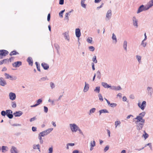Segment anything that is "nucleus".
Listing matches in <instances>:
<instances>
[{"instance_id":"obj_1","label":"nucleus","mask_w":153,"mask_h":153,"mask_svg":"<svg viewBox=\"0 0 153 153\" xmlns=\"http://www.w3.org/2000/svg\"><path fill=\"white\" fill-rule=\"evenodd\" d=\"M135 119L137 120L135 123L137 124V129L138 130L141 129L143 127L145 121L143 119L142 117L140 116H137Z\"/></svg>"},{"instance_id":"obj_2","label":"nucleus","mask_w":153,"mask_h":153,"mask_svg":"<svg viewBox=\"0 0 153 153\" xmlns=\"http://www.w3.org/2000/svg\"><path fill=\"white\" fill-rule=\"evenodd\" d=\"M70 126L71 130L73 132H76L79 130L80 133H82L81 131L79 129V127L75 124H71Z\"/></svg>"},{"instance_id":"obj_3","label":"nucleus","mask_w":153,"mask_h":153,"mask_svg":"<svg viewBox=\"0 0 153 153\" xmlns=\"http://www.w3.org/2000/svg\"><path fill=\"white\" fill-rule=\"evenodd\" d=\"M138 105L142 110H143L146 106V102L145 101H144L143 102L141 105L140 103L139 102L138 104Z\"/></svg>"},{"instance_id":"obj_4","label":"nucleus","mask_w":153,"mask_h":153,"mask_svg":"<svg viewBox=\"0 0 153 153\" xmlns=\"http://www.w3.org/2000/svg\"><path fill=\"white\" fill-rule=\"evenodd\" d=\"M6 115L10 119L13 117L12 115V111L10 110H8L6 111Z\"/></svg>"},{"instance_id":"obj_5","label":"nucleus","mask_w":153,"mask_h":153,"mask_svg":"<svg viewBox=\"0 0 153 153\" xmlns=\"http://www.w3.org/2000/svg\"><path fill=\"white\" fill-rule=\"evenodd\" d=\"M8 52L7 51L3 50H0V54L1 56H5L8 54Z\"/></svg>"},{"instance_id":"obj_6","label":"nucleus","mask_w":153,"mask_h":153,"mask_svg":"<svg viewBox=\"0 0 153 153\" xmlns=\"http://www.w3.org/2000/svg\"><path fill=\"white\" fill-rule=\"evenodd\" d=\"M9 97L11 100H14L16 99V95L15 94L11 92L9 94Z\"/></svg>"},{"instance_id":"obj_7","label":"nucleus","mask_w":153,"mask_h":153,"mask_svg":"<svg viewBox=\"0 0 153 153\" xmlns=\"http://www.w3.org/2000/svg\"><path fill=\"white\" fill-rule=\"evenodd\" d=\"M22 65V62L20 61H18L16 62L13 64V65L14 67H19L20 65Z\"/></svg>"},{"instance_id":"obj_8","label":"nucleus","mask_w":153,"mask_h":153,"mask_svg":"<svg viewBox=\"0 0 153 153\" xmlns=\"http://www.w3.org/2000/svg\"><path fill=\"white\" fill-rule=\"evenodd\" d=\"M6 84V82L3 79L2 77L0 78V85L4 86Z\"/></svg>"},{"instance_id":"obj_9","label":"nucleus","mask_w":153,"mask_h":153,"mask_svg":"<svg viewBox=\"0 0 153 153\" xmlns=\"http://www.w3.org/2000/svg\"><path fill=\"white\" fill-rule=\"evenodd\" d=\"M75 33L76 36L78 38L81 36V33L79 29L77 28L76 29Z\"/></svg>"},{"instance_id":"obj_10","label":"nucleus","mask_w":153,"mask_h":153,"mask_svg":"<svg viewBox=\"0 0 153 153\" xmlns=\"http://www.w3.org/2000/svg\"><path fill=\"white\" fill-rule=\"evenodd\" d=\"M42 66L45 70H47L49 68V65L45 62L42 63Z\"/></svg>"},{"instance_id":"obj_11","label":"nucleus","mask_w":153,"mask_h":153,"mask_svg":"<svg viewBox=\"0 0 153 153\" xmlns=\"http://www.w3.org/2000/svg\"><path fill=\"white\" fill-rule=\"evenodd\" d=\"M10 152L11 153H18L17 149L13 146H12Z\"/></svg>"},{"instance_id":"obj_12","label":"nucleus","mask_w":153,"mask_h":153,"mask_svg":"<svg viewBox=\"0 0 153 153\" xmlns=\"http://www.w3.org/2000/svg\"><path fill=\"white\" fill-rule=\"evenodd\" d=\"M9 63V59H5L0 61V65L3 64H6Z\"/></svg>"},{"instance_id":"obj_13","label":"nucleus","mask_w":153,"mask_h":153,"mask_svg":"<svg viewBox=\"0 0 153 153\" xmlns=\"http://www.w3.org/2000/svg\"><path fill=\"white\" fill-rule=\"evenodd\" d=\"M22 114V112L20 111H16L14 113V115L15 117H18L21 116Z\"/></svg>"},{"instance_id":"obj_14","label":"nucleus","mask_w":153,"mask_h":153,"mask_svg":"<svg viewBox=\"0 0 153 153\" xmlns=\"http://www.w3.org/2000/svg\"><path fill=\"white\" fill-rule=\"evenodd\" d=\"M111 15V11L110 10H108L106 14V17L109 19Z\"/></svg>"},{"instance_id":"obj_15","label":"nucleus","mask_w":153,"mask_h":153,"mask_svg":"<svg viewBox=\"0 0 153 153\" xmlns=\"http://www.w3.org/2000/svg\"><path fill=\"white\" fill-rule=\"evenodd\" d=\"M144 6L143 5H142L139 8L138 11H137V13H138L144 10Z\"/></svg>"},{"instance_id":"obj_16","label":"nucleus","mask_w":153,"mask_h":153,"mask_svg":"<svg viewBox=\"0 0 153 153\" xmlns=\"http://www.w3.org/2000/svg\"><path fill=\"white\" fill-rule=\"evenodd\" d=\"M33 148L34 149H37L39 152H40V146L39 144H37L36 145H34L33 146Z\"/></svg>"},{"instance_id":"obj_17","label":"nucleus","mask_w":153,"mask_h":153,"mask_svg":"<svg viewBox=\"0 0 153 153\" xmlns=\"http://www.w3.org/2000/svg\"><path fill=\"white\" fill-rule=\"evenodd\" d=\"M133 21L134 25L137 27L138 26L137 21L136 18L134 17H133Z\"/></svg>"},{"instance_id":"obj_18","label":"nucleus","mask_w":153,"mask_h":153,"mask_svg":"<svg viewBox=\"0 0 153 153\" xmlns=\"http://www.w3.org/2000/svg\"><path fill=\"white\" fill-rule=\"evenodd\" d=\"M5 76L6 79L10 78V79L12 80H13V79L12 77L10 75L8 74L7 73H5L4 74Z\"/></svg>"},{"instance_id":"obj_19","label":"nucleus","mask_w":153,"mask_h":153,"mask_svg":"<svg viewBox=\"0 0 153 153\" xmlns=\"http://www.w3.org/2000/svg\"><path fill=\"white\" fill-rule=\"evenodd\" d=\"M27 61L30 65H32L33 62V60L31 58L29 57L27 59Z\"/></svg>"},{"instance_id":"obj_20","label":"nucleus","mask_w":153,"mask_h":153,"mask_svg":"<svg viewBox=\"0 0 153 153\" xmlns=\"http://www.w3.org/2000/svg\"><path fill=\"white\" fill-rule=\"evenodd\" d=\"M89 86L87 84L86 82H85V85L84 87V91L85 92H86L88 89Z\"/></svg>"},{"instance_id":"obj_21","label":"nucleus","mask_w":153,"mask_h":153,"mask_svg":"<svg viewBox=\"0 0 153 153\" xmlns=\"http://www.w3.org/2000/svg\"><path fill=\"white\" fill-rule=\"evenodd\" d=\"M64 36L65 37V39L68 40H69V38L68 36V33L66 32L64 33Z\"/></svg>"},{"instance_id":"obj_22","label":"nucleus","mask_w":153,"mask_h":153,"mask_svg":"<svg viewBox=\"0 0 153 153\" xmlns=\"http://www.w3.org/2000/svg\"><path fill=\"white\" fill-rule=\"evenodd\" d=\"M102 84L105 88H109L110 87L105 82H102Z\"/></svg>"},{"instance_id":"obj_23","label":"nucleus","mask_w":153,"mask_h":153,"mask_svg":"<svg viewBox=\"0 0 153 153\" xmlns=\"http://www.w3.org/2000/svg\"><path fill=\"white\" fill-rule=\"evenodd\" d=\"M108 113V111L106 109H102L100 111V115L102 113Z\"/></svg>"},{"instance_id":"obj_24","label":"nucleus","mask_w":153,"mask_h":153,"mask_svg":"<svg viewBox=\"0 0 153 153\" xmlns=\"http://www.w3.org/2000/svg\"><path fill=\"white\" fill-rule=\"evenodd\" d=\"M148 5L149 6L148 9L152 6L153 5V0H152L150 1L148 4Z\"/></svg>"},{"instance_id":"obj_25","label":"nucleus","mask_w":153,"mask_h":153,"mask_svg":"<svg viewBox=\"0 0 153 153\" xmlns=\"http://www.w3.org/2000/svg\"><path fill=\"white\" fill-rule=\"evenodd\" d=\"M47 135V133L45 131H44L39 133V135H40L42 137H44L45 135Z\"/></svg>"},{"instance_id":"obj_26","label":"nucleus","mask_w":153,"mask_h":153,"mask_svg":"<svg viewBox=\"0 0 153 153\" xmlns=\"http://www.w3.org/2000/svg\"><path fill=\"white\" fill-rule=\"evenodd\" d=\"M19 54V53L18 52H16V51H13L10 52V56H12V55H16L17 54Z\"/></svg>"},{"instance_id":"obj_27","label":"nucleus","mask_w":153,"mask_h":153,"mask_svg":"<svg viewBox=\"0 0 153 153\" xmlns=\"http://www.w3.org/2000/svg\"><path fill=\"white\" fill-rule=\"evenodd\" d=\"M53 130V128H48V129L45 131L47 133V134H49Z\"/></svg>"},{"instance_id":"obj_28","label":"nucleus","mask_w":153,"mask_h":153,"mask_svg":"<svg viewBox=\"0 0 153 153\" xmlns=\"http://www.w3.org/2000/svg\"><path fill=\"white\" fill-rule=\"evenodd\" d=\"M144 134H143V136L144 137L145 139H146L149 137V135L145 131H144Z\"/></svg>"},{"instance_id":"obj_29","label":"nucleus","mask_w":153,"mask_h":153,"mask_svg":"<svg viewBox=\"0 0 153 153\" xmlns=\"http://www.w3.org/2000/svg\"><path fill=\"white\" fill-rule=\"evenodd\" d=\"M92 40V38L91 37H88L87 39V41L89 43H91Z\"/></svg>"},{"instance_id":"obj_30","label":"nucleus","mask_w":153,"mask_h":153,"mask_svg":"<svg viewBox=\"0 0 153 153\" xmlns=\"http://www.w3.org/2000/svg\"><path fill=\"white\" fill-rule=\"evenodd\" d=\"M71 11H70L68 13H66L65 14V19H66V20H68V15L71 13Z\"/></svg>"},{"instance_id":"obj_31","label":"nucleus","mask_w":153,"mask_h":153,"mask_svg":"<svg viewBox=\"0 0 153 153\" xmlns=\"http://www.w3.org/2000/svg\"><path fill=\"white\" fill-rule=\"evenodd\" d=\"M108 105H109L112 107H116L117 105V104L115 103H110L109 104H108Z\"/></svg>"},{"instance_id":"obj_32","label":"nucleus","mask_w":153,"mask_h":153,"mask_svg":"<svg viewBox=\"0 0 153 153\" xmlns=\"http://www.w3.org/2000/svg\"><path fill=\"white\" fill-rule=\"evenodd\" d=\"M42 100L41 99H38L36 102V104H37V105L41 103L42 102Z\"/></svg>"},{"instance_id":"obj_33","label":"nucleus","mask_w":153,"mask_h":153,"mask_svg":"<svg viewBox=\"0 0 153 153\" xmlns=\"http://www.w3.org/2000/svg\"><path fill=\"white\" fill-rule=\"evenodd\" d=\"M127 46V42L125 41L124 42L123 47L126 50V47Z\"/></svg>"},{"instance_id":"obj_34","label":"nucleus","mask_w":153,"mask_h":153,"mask_svg":"<svg viewBox=\"0 0 153 153\" xmlns=\"http://www.w3.org/2000/svg\"><path fill=\"white\" fill-rule=\"evenodd\" d=\"M92 61L95 63H97V61L96 59V56H94L92 59Z\"/></svg>"},{"instance_id":"obj_35","label":"nucleus","mask_w":153,"mask_h":153,"mask_svg":"<svg viewBox=\"0 0 153 153\" xmlns=\"http://www.w3.org/2000/svg\"><path fill=\"white\" fill-rule=\"evenodd\" d=\"M97 77L100 79L101 77V74L99 71H98L97 72Z\"/></svg>"},{"instance_id":"obj_36","label":"nucleus","mask_w":153,"mask_h":153,"mask_svg":"<svg viewBox=\"0 0 153 153\" xmlns=\"http://www.w3.org/2000/svg\"><path fill=\"white\" fill-rule=\"evenodd\" d=\"M91 146L92 147H94L95 146V142L94 141L91 142L90 143Z\"/></svg>"},{"instance_id":"obj_37","label":"nucleus","mask_w":153,"mask_h":153,"mask_svg":"<svg viewBox=\"0 0 153 153\" xmlns=\"http://www.w3.org/2000/svg\"><path fill=\"white\" fill-rule=\"evenodd\" d=\"M38 137H39V139L40 140V143L42 144L43 141L42 140V136H40V135H39Z\"/></svg>"},{"instance_id":"obj_38","label":"nucleus","mask_w":153,"mask_h":153,"mask_svg":"<svg viewBox=\"0 0 153 153\" xmlns=\"http://www.w3.org/2000/svg\"><path fill=\"white\" fill-rule=\"evenodd\" d=\"M7 148V147L4 146H2V151L3 152H5L7 151L6 150V148Z\"/></svg>"},{"instance_id":"obj_39","label":"nucleus","mask_w":153,"mask_h":153,"mask_svg":"<svg viewBox=\"0 0 153 153\" xmlns=\"http://www.w3.org/2000/svg\"><path fill=\"white\" fill-rule=\"evenodd\" d=\"M98 97H99V100L102 101H103V98L101 94H99L98 95Z\"/></svg>"},{"instance_id":"obj_40","label":"nucleus","mask_w":153,"mask_h":153,"mask_svg":"<svg viewBox=\"0 0 153 153\" xmlns=\"http://www.w3.org/2000/svg\"><path fill=\"white\" fill-rule=\"evenodd\" d=\"M120 121H116L115 123V125L116 126V128L117 126L120 125Z\"/></svg>"},{"instance_id":"obj_41","label":"nucleus","mask_w":153,"mask_h":153,"mask_svg":"<svg viewBox=\"0 0 153 153\" xmlns=\"http://www.w3.org/2000/svg\"><path fill=\"white\" fill-rule=\"evenodd\" d=\"M145 114V113L144 112H143L141 113L138 116H141L143 118V117H144Z\"/></svg>"},{"instance_id":"obj_42","label":"nucleus","mask_w":153,"mask_h":153,"mask_svg":"<svg viewBox=\"0 0 153 153\" xmlns=\"http://www.w3.org/2000/svg\"><path fill=\"white\" fill-rule=\"evenodd\" d=\"M85 1H81V6L85 8V5L84 4Z\"/></svg>"},{"instance_id":"obj_43","label":"nucleus","mask_w":153,"mask_h":153,"mask_svg":"<svg viewBox=\"0 0 153 153\" xmlns=\"http://www.w3.org/2000/svg\"><path fill=\"white\" fill-rule=\"evenodd\" d=\"M89 49L90 51H93L94 50V48L93 46H91L89 47Z\"/></svg>"},{"instance_id":"obj_44","label":"nucleus","mask_w":153,"mask_h":153,"mask_svg":"<svg viewBox=\"0 0 153 153\" xmlns=\"http://www.w3.org/2000/svg\"><path fill=\"white\" fill-rule=\"evenodd\" d=\"M94 91H97L98 93H99L100 91V87H97L94 90Z\"/></svg>"},{"instance_id":"obj_45","label":"nucleus","mask_w":153,"mask_h":153,"mask_svg":"<svg viewBox=\"0 0 153 153\" xmlns=\"http://www.w3.org/2000/svg\"><path fill=\"white\" fill-rule=\"evenodd\" d=\"M12 106L13 108H15L16 107V105L15 102H12Z\"/></svg>"},{"instance_id":"obj_46","label":"nucleus","mask_w":153,"mask_h":153,"mask_svg":"<svg viewBox=\"0 0 153 153\" xmlns=\"http://www.w3.org/2000/svg\"><path fill=\"white\" fill-rule=\"evenodd\" d=\"M65 10H62L59 13V16L61 17H62V14L65 11Z\"/></svg>"},{"instance_id":"obj_47","label":"nucleus","mask_w":153,"mask_h":153,"mask_svg":"<svg viewBox=\"0 0 153 153\" xmlns=\"http://www.w3.org/2000/svg\"><path fill=\"white\" fill-rule=\"evenodd\" d=\"M1 115L3 116H5L6 115V111H2L1 112Z\"/></svg>"},{"instance_id":"obj_48","label":"nucleus","mask_w":153,"mask_h":153,"mask_svg":"<svg viewBox=\"0 0 153 153\" xmlns=\"http://www.w3.org/2000/svg\"><path fill=\"white\" fill-rule=\"evenodd\" d=\"M136 57L139 62H140L141 60V57L140 56H137Z\"/></svg>"},{"instance_id":"obj_49","label":"nucleus","mask_w":153,"mask_h":153,"mask_svg":"<svg viewBox=\"0 0 153 153\" xmlns=\"http://www.w3.org/2000/svg\"><path fill=\"white\" fill-rule=\"evenodd\" d=\"M112 38L113 40H114L116 42H117V39L116 38V36L114 34V33H113V34Z\"/></svg>"},{"instance_id":"obj_50","label":"nucleus","mask_w":153,"mask_h":153,"mask_svg":"<svg viewBox=\"0 0 153 153\" xmlns=\"http://www.w3.org/2000/svg\"><path fill=\"white\" fill-rule=\"evenodd\" d=\"M95 108H93L90 110V113H94L95 111Z\"/></svg>"},{"instance_id":"obj_51","label":"nucleus","mask_w":153,"mask_h":153,"mask_svg":"<svg viewBox=\"0 0 153 153\" xmlns=\"http://www.w3.org/2000/svg\"><path fill=\"white\" fill-rule=\"evenodd\" d=\"M53 150V149L52 147L50 148L49 149L48 153H52Z\"/></svg>"},{"instance_id":"obj_52","label":"nucleus","mask_w":153,"mask_h":153,"mask_svg":"<svg viewBox=\"0 0 153 153\" xmlns=\"http://www.w3.org/2000/svg\"><path fill=\"white\" fill-rule=\"evenodd\" d=\"M64 2V0H59V4L61 5L63 4Z\"/></svg>"},{"instance_id":"obj_53","label":"nucleus","mask_w":153,"mask_h":153,"mask_svg":"<svg viewBox=\"0 0 153 153\" xmlns=\"http://www.w3.org/2000/svg\"><path fill=\"white\" fill-rule=\"evenodd\" d=\"M44 111L45 113H47L48 111V108L46 106L44 107Z\"/></svg>"},{"instance_id":"obj_54","label":"nucleus","mask_w":153,"mask_h":153,"mask_svg":"<svg viewBox=\"0 0 153 153\" xmlns=\"http://www.w3.org/2000/svg\"><path fill=\"white\" fill-rule=\"evenodd\" d=\"M50 13H49L47 17V20L48 21H49L50 20Z\"/></svg>"},{"instance_id":"obj_55","label":"nucleus","mask_w":153,"mask_h":153,"mask_svg":"<svg viewBox=\"0 0 153 153\" xmlns=\"http://www.w3.org/2000/svg\"><path fill=\"white\" fill-rule=\"evenodd\" d=\"M109 149V146H107L105 147V148L104 149V151L105 152H106L107 150H108Z\"/></svg>"},{"instance_id":"obj_56","label":"nucleus","mask_w":153,"mask_h":153,"mask_svg":"<svg viewBox=\"0 0 153 153\" xmlns=\"http://www.w3.org/2000/svg\"><path fill=\"white\" fill-rule=\"evenodd\" d=\"M32 130L33 131H36V128L35 127H32Z\"/></svg>"},{"instance_id":"obj_57","label":"nucleus","mask_w":153,"mask_h":153,"mask_svg":"<svg viewBox=\"0 0 153 153\" xmlns=\"http://www.w3.org/2000/svg\"><path fill=\"white\" fill-rule=\"evenodd\" d=\"M116 90H120L121 89V87L120 86H118L116 88H115Z\"/></svg>"},{"instance_id":"obj_58","label":"nucleus","mask_w":153,"mask_h":153,"mask_svg":"<svg viewBox=\"0 0 153 153\" xmlns=\"http://www.w3.org/2000/svg\"><path fill=\"white\" fill-rule=\"evenodd\" d=\"M36 119V118L35 117H33V118H31L30 119V122H32L35 120Z\"/></svg>"},{"instance_id":"obj_59","label":"nucleus","mask_w":153,"mask_h":153,"mask_svg":"<svg viewBox=\"0 0 153 153\" xmlns=\"http://www.w3.org/2000/svg\"><path fill=\"white\" fill-rule=\"evenodd\" d=\"M51 86L52 88L54 87V85L53 83L52 82L51 83Z\"/></svg>"},{"instance_id":"obj_60","label":"nucleus","mask_w":153,"mask_h":153,"mask_svg":"<svg viewBox=\"0 0 153 153\" xmlns=\"http://www.w3.org/2000/svg\"><path fill=\"white\" fill-rule=\"evenodd\" d=\"M127 100V98L126 97H123V101H126Z\"/></svg>"},{"instance_id":"obj_61","label":"nucleus","mask_w":153,"mask_h":153,"mask_svg":"<svg viewBox=\"0 0 153 153\" xmlns=\"http://www.w3.org/2000/svg\"><path fill=\"white\" fill-rule=\"evenodd\" d=\"M69 145L71 146H73L74 145V143H68L67 145V146Z\"/></svg>"},{"instance_id":"obj_62","label":"nucleus","mask_w":153,"mask_h":153,"mask_svg":"<svg viewBox=\"0 0 153 153\" xmlns=\"http://www.w3.org/2000/svg\"><path fill=\"white\" fill-rule=\"evenodd\" d=\"M36 67H37V70L38 71H40V66L38 65H37V66H36Z\"/></svg>"},{"instance_id":"obj_63","label":"nucleus","mask_w":153,"mask_h":153,"mask_svg":"<svg viewBox=\"0 0 153 153\" xmlns=\"http://www.w3.org/2000/svg\"><path fill=\"white\" fill-rule=\"evenodd\" d=\"M92 69H93V70H94L95 69L94 68V63H92Z\"/></svg>"},{"instance_id":"obj_64","label":"nucleus","mask_w":153,"mask_h":153,"mask_svg":"<svg viewBox=\"0 0 153 153\" xmlns=\"http://www.w3.org/2000/svg\"><path fill=\"white\" fill-rule=\"evenodd\" d=\"M73 153H79V151L77 150H75L73 151Z\"/></svg>"}]
</instances>
